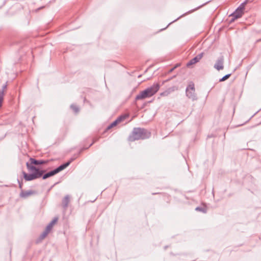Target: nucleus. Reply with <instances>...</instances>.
<instances>
[{
  "mask_svg": "<svg viewBox=\"0 0 261 261\" xmlns=\"http://www.w3.org/2000/svg\"><path fill=\"white\" fill-rule=\"evenodd\" d=\"M27 168L29 171L32 173L27 174L25 172H23L22 174L23 175V177L24 179L27 181L32 180L37 178L40 177L42 174L43 171H40L39 169H37L33 165L29 164V163L27 164Z\"/></svg>",
  "mask_w": 261,
  "mask_h": 261,
  "instance_id": "nucleus-1",
  "label": "nucleus"
},
{
  "mask_svg": "<svg viewBox=\"0 0 261 261\" xmlns=\"http://www.w3.org/2000/svg\"><path fill=\"white\" fill-rule=\"evenodd\" d=\"M160 88L159 84H155L151 87L141 92L136 97L137 99H143L151 97L156 93Z\"/></svg>",
  "mask_w": 261,
  "mask_h": 261,
  "instance_id": "nucleus-2",
  "label": "nucleus"
},
{
  "mask_svg": "<svg viewBox=\"0 0 261 261\" xmlns=\"http://www.w3.org/2000/svg\"><path fill=\"white\" fill-rule=\"evenodd\" d=\"M148 136V135L146 130L140 128H135L129 136L128 140L130 141H134L139 139H145Z\"/></svg>",
  "mask_w": 261,
  "mask_h": 261,
  "instance_id": "nucleus-3",
  "label": "nucleus"
},
{
  "mask_svg": "<svg viewBox=\"0 0 261 261\" xmlns=\"http://www.w3.org/2000/svg\"><path fill=\"white\" fill-rule=\"evenodd\" d=\"M70 163V162H68L63 165L60 166L57 169L47 173L46 174H44L43 176V179H45L48 177H49L51 176L54 175L55 174H57V173L59 172L60 171H61L63 170V169H64L65 168H66L67 166H69Z\"/></svg>",
  "mask_w": 261,
  "mask_h": 261,
  "instance_id": "nucleus-4",
  "label": "nucleus"
},
{
  "mask_svg": "<svg viewBox=\"0 0 261 261\" xmlns=\"http://www.w3.org/2000/svg\"><path fill=\"white\" fill-rule=\"evenodd\" d=\"M247 3V1H246L245 2L242 3L240 7L236 10V11L233 13L232 16L237 19L241 17L243 14L245 9V6Z\"/></svg>",
  "mask_w": 261,
  "mask_h": 261,
  "instance_id": "nucleus-5",
  "label": "nucleus"
},
{
  "mask_svg": "<svg viewBox=\"0 0 261 261\" xmlns=\"http://www.w3.org/2000/svg\"><path fill=\"white\" fill-rule=\"evenodd\" d=\"M58 219L55 218L53 221L47 226L45 230L43 232L42 234V238L44 239L50 231L53 228L54 225L57 222Z\"/></svg>",
  "mask_w": 261,
  "mask_h": 261,
  "instance_id": "nucleus-6",
  "label": "nucleus"
},
{
  "mask_svg": "<svg viewBox=\"0 0 261 261\" xmlns=\"http://www.w3.org/2000/svg\"><path fill=\"white\" fill-rule=\"evenodd\" d=\"M187 95L190 98L194 99L195 97V89L193 84L190 85L186 90Z\"/></svg>",
  "mask_w": 261,
  "mask_h": 261,
  "instance_id": "nucleus-7",
  "label": "nucleus"
},
{
  "mask_svg": "<svg viewBox=\"0 0 261 261\" xmlns=\"http://www.w3.org/2000/svg\"><path fill=\"white\" fill-rule=\"evenodd\" d=\"M224 59L223 57H221L217 60L216 61L214 67L217 70H222L224 68L223 66Z\"/></svg>",
  "mask_w": 261,
  "mask_h": 261,
  "instance_id": "nucleus-8",
  "label": "nucleus"
},
{
  "mask_svg": "<svg viewBox=\"0 0 261 261\" xmlns=\"http://www.w3.org/2000/svg\"><path fill=\"white\" fill-rule=\"evenodd\" d=\"M203 54H200L191 60L187 64V66H189L191 65L194 64L198 62L202 57Z\"/></svg>",
  "mask_w": 261,
  "mask_h": 261,
  "instance_id": "nucleus-9",
  "label": "nucleus"
},
{
  "mask_svg": "<svg viewBox=\"0 0 261 261\" xmlns=\"http://www.w3.org/2000/svg\"><path fill=\"white\" fill-rule=\"evenodd\" d=\"M126 117V116H122L119 117L108 127V129H110L111 128L116 126L117 124L119 123L123 120L125 119Z\"/></svg>",
  "mask_w": 261,
  "mask_h": 261,
  "instance_id": "nucleus-10",
  "label": "nucleus"
},
{
  "mask_svg": "<svg viewBox=\"0 0 261 261\" xmlns=\"http://www.w3.org/2000/svg\"><path fill=\"white\" fill-rule=\"evenodd\" d=\"M35 194V192L33 191H22L20 193V196L22 198H26L28 196H30L33 194Z\"/></svg>",
  "mask_w": 261,
  "mask_h": 261,
  "instance_id": "nucleus-11",
  "label": "nucleus"
},
{
  "mask_svg": "<svg viewBox=\"0 0 261 261\" xmlns=\"http://www.w3.org/2000/svg\"><path fill=\"white\" fill-rule=\"evenodd\" d=\"M31 163L34 165H40V164H43L46 163V161H42V160H36L34 159H30Z\"/></svg>",
  "mask_w": 261,
  "mask_h": 261,
  "instance_id": "nucleus-12",
  "label": "nucleus"
},
{
  "mask_svg": "<svg viewBox=\"0 0 261 261\" xmlns=\"http://www.w3.org/2000/svg\"><path fill=\"white\" fill-rule=\"evenodd\" d=\"M69 197H68V196H66V197L64 198V200H63V204H64V205H65V206H66L67 205L68 203L69 202Z\"/></svg>",
  "mask_w": 261,
  "mask_h": 261,
  "instance_id": "nucleus-13",
  "label": "nucleus"
},
{
  "mask_svg": "<svg viewBox=\"0 0 261 261\" xmlns=\"http://www.w3.org/2000/svg\"><path fill=\"white\" fill-rule=\"evenodd\" d=\"M3 96H4V92L0 91V107L2 106V102L3 100Z\"/></svg>",
  "mask_w": 261,
  "mask_h": 261,
  "instance_id": "nucleus-14",
  "label": "nucleus"
},
{
  "mask_svg": "<svg viewBox=\"0 0 261 261\" xmlns=\"http://www.w3.org/2000/svg\"><path fill=\"white\" fill-rule=\"evenodd\" d=\"M230 76V74H227L226 75H225L224 76H223L220 80V81L221 82H222V81H225L226 80H227L228 78H229V77Z\"/></svg>",
  "mask_w": 261,
  "mask_h": 261,
  "instance_id": "nucleus-15",
  "label": "nucleus"
},
{
  "mask_svg": "<svg viewBox=\"0 0 261 261\" xmlns=\"http://www.w3.org/2000/svg\"><path fill=\"white\" fill-rule=\"evenodd\" d=\"M71 108H72V109L75 112H77L79 111V109L77 108V107L75 106H74V105H72L71 106Z\"/></svg>",
  "mask_w": 261,
  "mask_h": 261,
  "instance_id": "nucleus-16",
  "label": "nucleus"
},
{
  "mask_svg": "<svg viewBox=\"0 0 261 261\" xmlns=\"http://www.w3.org/2000/svg\"><path fill=\"white\" fill-rule=\"evenodd\" d=\"M196 211H202V209H201V208H200V207H196Z\"/></svg>",
  "mask_w": 261,
  "mask_h": 261,
  "instance_id": "nucleus-17",
  "label": "nucleus"
},
{
  "mask_svg": "<svg viewBox=\"0 0 261 261\" xmlns=\"http://www.w3.org/2000/svg\"><path fill=\"white\" fill-rule=\"evenodd\" d=\"M19 187H20V188H21V187H22V185H21V184H20V185H19Z\"/></svg>",
  "mask_w": 261,
  "mask_h": 261,
  "instance_id": "nucleus-18",
  "label": "nucleus"
}]
</instances>
